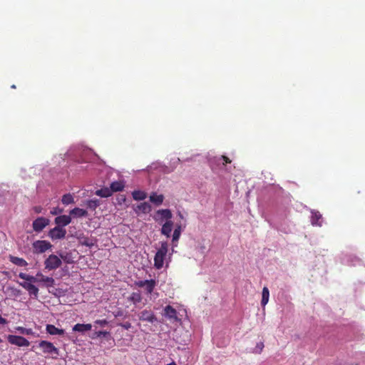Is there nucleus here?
<instances>
[{"instance_id": "obj_17", "label": "nucleus", "mask_w": 365, "mask_h": 365, "mask_svg": "<svg viewBox=\"0 0 365 365\" xmlns=\"http://www.w3.org/2000/svg\"><path fill=\"white\" fill-rule=\"evenodd\" d=\"M92 328V326L91 324H76L73 327V330L74 331H78V332H86L88 331H90Z\"/></svg>"}, {"instance_id": "obj_21", "label": "nucleus", "mask_w": 365, "mask_h": 365, "mask_svg": "<svg viewBox=\"0 0 365 365\" xmlns=\"http://www.w3.org/2000/svg\"><path fill=\"white\" fill-rule=\"evenodd\" d=\"M125 187L123 181H115L110 184V188L112 190V193L114 192L122 191Z\"/></svg>"}, {"instance_id": "obj_39", "label": "nucleus", "mask_w": 365, "mask_h": 365, "mask_svg": "<svg viewBox=\"0 0 365 365\" xmlns=\"http://www.w3.org/2000/svg\"><path fill=\"white\" fill-rule=\"evenodd\" d=\"M19 277L21 279H24V280H26V279H27V277H28V274H26V273L20 272V273L19 274Z\"/></svg>"}, {"instance_id": "obj_11", "label": "nucleus", "mask_w": 365, "mask_h": 365, "mask_svg": "<svg viewBox=\"0 0 365 365\" xmlns=\"http://www.w3.org/2000/svg\"><path fill=\"white\" fill-rule=\"evenodd\" d=\"M164 315L165 317H167L168 319H169L170 320H174L175 322L179 321V319H178V314H177V311L175 310V309H174L170 305H167L164 308Z\"/></svg>"}, {"instance_id": "obj_18", "label": "nucleus", "mask_w": 365, "mask_h": 365, "mask_svg": "<svg viewBox=\"0 0 365 365\" xmlns=\"http://www.w3.org/2000/svg\"><path fill=\"white\" fill-rule=\"evenodd\" d=\"M9 258L11 262L19 267H26L28 265L27 262L23 258H20L12 255H10Z\"/></svg>"}, {"instance_id": "obj_47", "label": "nucleus", "mask_w": 365, "mask_h": 365, "mask_svg": "<svg viewBox=\"0 0 365 365\" xmlns=\"http://www.w3.org/2000/svg\"><path fill=\"white\" fill-rule=\"evenodd\" d=\"M2 342V339L0 338V344Z\"/></svg>"}, {"instance_id": "obj_36", "label": "nucleus", "mask_w": 365, "mask_h": 365, "mask_svg": "<svg viewBox=\"0 0 365 365\" xmlns=\"http://www.w3.org/2000/svg\"><path fill=\"white\" fill-rule=\"evenodd\" d=\"M219 160H223V163H222L223 165H225V164L231 163V160L228 157H227L225 155H221V157L220 158Z\"/></svg>"}, {"instance_id": "obj_46", "label": "nucleus", "mask_w": 365, "mask_h": 365, "mask_svg": "<svg viewBox=\"0 0 365 365\" xmlns=\"http://www.w3.org/2000/svg\"><path fill=\"white\" fill-rule=\"evenodd\" d=\"M34 348H35V346H33L31 350L34 351Z\"/></svg>"}, {"instance_id": "obj_4", "label": "nucleus", "mask_w": 365, "mask_h": 365, "mask_svg": "<svg viewBox=\"0 0 365 365\" xmlns=\"http://www.w3.org/2000/svg\"><path fill=\"white\" fill-rule=\"evenodd\" d=\"M62 264L61 259L55 255H51L44 261L45 269L48 270L56 269L61 267Z\"/></svg>"}, {"instance_id": "obj_2", "label": "nucleus", "mask_w": 365, "mask_h": 365, "mask_svg": "<svg viewBox=\"0 0 365 365\" xmlns=\"http://www.w3.org/2000/svg\"><path fill=\"white\" fill-rule=\"evenodd\" d=\"M37 347L41 349L44 354L49 355L53 359H56L59 355V350L50 341L42 340L38 343Z\"/></svg>"}, {"instance_id": "obj_8", "label": "nucleus", "mask_w": 365, "mask_h": 365, "mask_svg": "<svg viewBox=\"0 0 365 365\" xmlns=\"http://www.w3.org/2000/svg\"><path fill=\"white\" fill-rule=\"evenodd\" d=\"M49 220L43 217L36 218L32 223L33 229L36 232H41L49 224Z\"/></svg>"}, {"instance_id": "obj_5", "label": "nucleus", "mask_w": 365, "mask_h": 365, "mask_svg": "<svg viewBox=\"0 0 365 365\" xmlns=\"http://www.w3.org/2000/svg\"><path fill=\"white\" fill-rule=\"evenodd\" d=\"M135 284L138 287H145L146 293L151 294L156 286V282L155 279L140 280L135 282Z\"/></svg>"}, {"instance_id": "obj_34", "label": "nucleus", "mask_w": 365, "mask_h": 365, "mask_svg": "<svg viewBox=\"0 0 365 365\" xmlns=\"http://www.w3.org/2000/svg\"><path fill=\"white\" fill-rule=\"evenodd\" d=\"M38 277L28 274L26 282L29 283H37Z\"/></svg>"}, {"instance_id": "obj_30", "label": "nucleus", "mask_w": 365, "mask_h": 365, "mask_svg": "<svg viewBox=\"0 0 365 365\" xmlns=\"http://www.w3.org/2000/svg\"><path fill=\"white\" fill-rule=\"evenodd\" d=\"M322 218V215L319 212L312 213V224L321 226L319 220Z\"/></svg>"}, {"instance_id": "obj_29", "label": "nucleus", "mask_w": 365, "mask_h": 365, "mask_svg": "<svg viewBox=\"0 0 365 365\" xmlns=\"http://www.w3.org/2000/svg\"><path fill=\"white\" fill-rule=\"evenodd\" d=\"M16 330L20 334H25V335H33L34 334V332L33 331V330L31 329H26L23 327H16Z\"/></svg>"}, {"instance_id": "obj_28", "label": "nucleus", "mask_w": 365, "mask_h": 365, "mask_svg": "<svg viewBox=\"0 0 365 365\" xmlns=\"http://www.w3.org/2000/svg\"><path fill=\"white\" fill-rule=\"evenodd\" d=\"M181 235V226L178 225L174 230L173 235V242H178Z\"/></svg>"}, {"instance_id": "obj_3", "label": "nucleus", "mask_w": 365, "mask_h": 365, "mask_svg": "<svg viewBox=\"0 0 365 365\" xmlns=\"http://www.w3.org/2000/svg\"><path fill=\"white\" fill-rule=\"evenodd\" d=\"M34 254H42L52 247V245L46 240H36L32 244Z\"/></svg>"}, {"instance_id": "obj_23", "label": "nucleus", "mask_w": 365, "mask_h": 365, "mask_svg": "<svg viewBox=\"0 0 365 365\" xmlns=\"http://www.w3.org/2000/svg\"><path fill=\"white\" fill-rule=\"evenodd\" d=\"M269 291L267 287L262 289L261 304L264 307L269 302Z\"/></svg>"}, {"instance_id": "obj_19", "label": "nucleus", "mask_w": 365, "mask_h": 365, "mask_svg": "<svg viewBox=\"0 0 365 365\" xmlns=\"http://www.w3.org/2000/svg\"><path fill=\"white\" fill-rule=\"evenodd\" d=\"M70 215L74 217H86L88 215V212L86 210L75 207L70 211Z\"/></svg>"}, {"instance_id": "obj_38", "label": "nucleus", "mask_w": 365, "mask_h": 365, "mask_svg": "<svg viewBox=\"0 0 365 365\" xmlns=\"http://www.w3.org/2000/svg\"><path fill=\"white\" fill-rule=\"evenodd\" d=\"M33 210L36 213L38 214L42 212L43 208L41 206H35L34 207Z\"/></svg>"}, {"instance_id": "obj_35", "label": "nucleus", "mask_w": 365, "mask_h": 365, "mask_svg": "<svg viewBox=\"0 0 365 365\" xmlns=\"http://www.w3.org/2000/svg\"><path fill=\"white\" fill-rule=\"evenodd\" d=\"M109 334V332L106 331H98L95 333L97 337L106 336Z\"/></svg>"}, {"instance_id": "obj_43", "label": "nucleus", "mask_w": 365, "mask_h": 365, "mask_svg": "<svg viewBox=\"0 0 365 365\" xmlns=\"http://www.w3.org/2000/svg\"><path fill=\"white\" fill-rule=\"evenodd\" d=\"M51 213L52 215H56V214H57V212L54 210H53V211H51Z\"/></svg>"}, {"instance_id": "obj_1", "label": "nucleus", "mask_w": 365, "mask_h": 365, "mask_svg": "<svg viewBox=\"0 0 365 365\" xmlns=\"http://www.w3.org/2000/svg\"><path fill=\"white\" fill-rule=\"evenodd\" d=\"M168 245L166 242H162L160 247L155 253L154 257V266L157 269H161L163 267L164 259L168 253Z\"/></svg>"}, {"instance_id": "obj_32", "label": "nucleus", "mask_w": 365, "mask_h": 365, "mask_svg": "<svg viewBox=\"0 0 365 365\" xmlns=\"http://www.w3.org/2000/svg\"><path fill=\"white\" fill-rule=\"evenodd\" d=\"M81 245H85L88 247H91L94 245L93 242L88 239V238H84L83 240L81 242Z\"/></svg>"}, {"instance_id": "obj_27", "label": "nucleus", "mask_w": 365, "mask_h": 365, "mask_svg": "<svg viewBox=\"0 0 365 365\" xmlns=\"http://www.w3.org/2000/svg\"><path fill=\"white\" fill-rule=\"evenodd\" d=\"M61 202L63 205H68L74 203V199L71 194H66L63 195Z\"/></svg>"}, {"instance_id": "obj_6", "label": "nucleus", "mask_w": 365, "mask_h": 365, "mask_svg": "<svg viewBox=\"0 0 365 365\" xmlns=\"http://www.w3.org/2000/svg\"><path fill=\"white\" fill-rule=\"evenodd\" d=\"M7 339L11 344L18 346H29L30 344V342L26 338L21 336L9 335Z\"/></svg>"}, {"instance_id": "obj_10", "label": "nucleus", "mask_w": 365, "mask_h": 365, "mask_svg": "<svg viewBox=\"0 0 365 365\" xmlns=\"http://www.w3.org/2000/svg\"><path fill=\"white\" fill-rule=\"evenodd\" d=\"M19 284L29 292L31 297L38 298V289L35 285L27 282H20Z\"/></svg>"}, {"instance_id": "obj_15", "label": "nucleus", "mask_w": 365, "mask_h": 365, "mask_svg": "<svg viewBox=\"0 0 365 365\" xmlns=\"http://www.w3.org/2000/svg\"><path fill=\"white\" fill-rule=\"evenodd\" d=\"M150 211H151V206L150 205L149 203H148L146 202L140 203L135 208V212L136 213L141 212V213L146 214V213L150 212Z\"/></svg>"}, {"instance_id": "obj_7", "label": "nucleus", "mask_w": 365, "mask_h": 365, "mask_svg": "<svg viewBox=\"0 0 365 365\" xmlns=\"http://www.w3.org/2000/svg\"><path fill=\"white\" fill-rule=\"evenodd\" d=\"M66 235V230L59 226L53 227V229L50 230L48 232L49 237H51L53 240L63 239L65 238Z\"/></svg>"}, {"instance_id": "obj_44", "label": "nucleus", "mask_w": 365, "mask_h": 365, "mask_svg": "<svg viewBox=\"0 0 365 365\" xmlns=\"http://www.w3.org/2000/svg\"><path fill=\"white\" fill-rule=\"evenodd\" d=\"M168 365H177V364L175 362H173V363L168 364Z\"/></svg>"}, {"instance_id": "obj_31", "label": "nucleus", "mask_w": 365, "mask_h": 365, "mask_svg": "<svg viewBox=\"0 0 365 365\" xmlns=\"http://www.w3.org/2000/svg\"><path fill=\"white\" fill-rule=\"evenodd\" d=\"M87 206L91 210H96L99 206V202L98 200H90L87 202Z\"/></svg>"}, {"instance_id": "obj_37", "label": "nucleus", "mask_w": 365, "mask_h": 365, "mask_svg": "<svg viewBox=\"0 0 365 365\" xmlns=\"http://www.w3.org/2000/svg\"><path fill=\"white\" fill-rule=\"evenodd\" d=\"M95 323L97 324H99L101 327H103L108 324V322L106 319H102V320L98 319V320H96L95 322Z\"/></svg>"}, {"instance_id": "obj_45", "label": "nucleus", "mask_w": 365, "mask_h": 365, "mask_svg": "<svg viewBox=\"0 0 365 365\" xmlns=\"http://www.w3.org/2000/svg\"><path fill=\"white\" fill-rule=\"evenodd\" d=\"M11 88H16V86H15V85H12V86H11Z\"/></svg>"}, {"instance_id": "obj_9", "label": "nucleus", "mask_w": 365, "mask_h": 365, "mask_svg": "<svg viewBox=\"0 0 365 365\" xmlns=\"http://www.w3.org/2000/svg\"><path fill=\"white\" fill-rule=\"evenodd\" d=\"M139 319L153 324L157 322V317L151 310L144 309L138 314Z\"/></svg>"}, {"instance_id": "obj_14", "label": "nucleus", "mask_w": 365, "mask_h": 365, "mask_svg": "<svg viewBox=\"0 0 365 365\" xmlns=\"http://www.w3.org/2000/svg\"><path fill=\"white\" fill-rule=\"evenodd\" d=\"M173 222L171 220H167L162 226L161 234L166 236L167 237H170V234L173 230Z\"/></svg>"}, {"instance_id": "obj_42", "label": "nucleus", "mask_w": 365, "mask_h": 365, "mask_svg": "<svg viewBox=\"0 0 365 365\" xmlns=\"http://www.w3.org/2000/svg\"><path fill=\"white\" fill-rule=\"evenodd\" d=\"M178 216L180 217V219H183V215L181 212H178Z\"/></svg>"}, {"instance_id": "obj_25", "label": "nucleus", "mask_w": 365, "mask_h": 365, "mask_svg": "<svg viewBox=\"0 0 365 365\" xmlns=\"http://www.w3.org/2000/svg\"><path fill=\"white\" fill-rule=\"evenodd\" d=\"M128 300L132 302L134 304L140 303L142 301L141 294L138 292H133L128 297Z\"/></svg>"}, {"instance_id": "obj_40", "label": "nucleus", "mask_w": 365, "mask_h": 365, "mask_svg": "<svg viewBox=\"0 0 365 365\" xmlns=\"http://www.w3.org/2000/svg\"><path fill=\"white\" fill-rule=\"evenodd\" d=\"M125 329H129L131 327V324L130 322H125L123 324L121 325Z\"/></svg>"}, {"instance_id": "obj_20", "label": "nucleus", "mask_w": 365, "mask_h": 365, "mask_svg": "<svg viewBox=\"0 0 365 365\" xmlns=\"http://www.w3.org/2000/svg\"><path fill=\"white\" fill-rule=\"evenodd\" d=\"M164 200L163 195H158L155 192H153L150 195V201L156 205H160Z\"/></svg>"}, {"instance_id": "obj_13", "label": "nucleus", "mask_w": 365, "mask_h": 365, "mask_svg": "<svg viewBox=\"0 0 365 365\" xmlns=\"http://www.w3.org/2000/svg\"><path fill=\"white\" fill-rule=\"evenodd\" d=\"M71 222V217L70 215H60L55 218V223L57 225V226L59 227H64L70 224Z\"/></svg>"}, {"instance_id": "obj_22", "label": "nucleus", "mask_w": 365, "mask_h": 365, "mask_svg": "<svg viewBox=\"0 0 365 365\" xmlns=\"http://www.w3.org/2000/svg\"><path fill=\"white\" fill-rule=\"evenodd\" d=\"M112 190L110 187H103L96 191V195L101 197H108L112 195Z\"/></svg>"}, {"instance_id": "obj_12", "label": "nucleus", "mask_w": 365, "mask_h": 365, "mask_svg": "<svg viewBox=\"0 0 365 365\" xmlns=\"http://www.w3.org/2000/svg\"><path fill=\"white\" fill-rule=\"evenodd\" d=\"M36 277H38L37 282H43L46 287H53L54 284L55 280L52 277L44 276L41 272H38Z\"/></svg>"}, {"instance_id": "obj_26", "label": "nucleus", "mask_w": 365, "mask_h": 365, "mask_svg": "<svg viewBox=\"0 0 365 365\" xmlns=\"http://www.w3.org/2000/svg\"><path fill=\"white\" fill-rule=\"evenodd\" d=\"M132 196L135 200H143L146 198L147 195L145 192L141 190H134L132 192Z\"/></svg>"}, {"instance_id": "obj_16", "label": "nucleus", "mask_w": 365, "mask_h": 365, "mask_svg": "<svg viewBox=\"0 0 365 365\" xmlns=\"http://www.w3.org/2000/svg\"><path fill=\"white\" fill-rule=\"evenodd\" d=\"M46 329L51 335H63L64 334L63 329H58L53 324H47Z\"/></svg>"}, {"instance_id": "obj_33", "label": "nucleus", "mask_w": 365, "mask_h": 365, "mask_svg": "<svg viewBox=\"0 0 365 365\" xmlns=\"http://www.w3.org/2000/svg\"><path fill=\"white\" fill-rule=\"evenodd\" d=\"M263 348H264V343L260 341L257 344V346L255 349L254 352L257 353V354H260L262 352V351L263 350Z\"/></svg>"}, {"instance_id": "obj_41", "label": "nucleus", "mask_w": 365, "mask_h": 365, "mask_svg": "<svg viewBox=\"0 0 365 365\" xmlns=\"http://www.w3.org/2000/svg\"><path fill=\"white\" fill-rule=\"evenodd\" d=\"M7 323V320L5 318H3L0 315V324H6Z\"/></svg>"}, {"instance_id": "obj_24", "label": "nucleus", "mask_w": 365, "mask_h": 365, "mask_svg": "<svg viewBox=\"0 0 365 365\" xmlns=\"http://www.w3.org/2000/svg\"><path fill=\"white\" fill-rule=\"evenodd\" d=\"M158 215H160L162 218L170 220L173 217L172 212L169 209H162L157 211Z\"/></svg>"}]
</instances>
